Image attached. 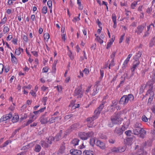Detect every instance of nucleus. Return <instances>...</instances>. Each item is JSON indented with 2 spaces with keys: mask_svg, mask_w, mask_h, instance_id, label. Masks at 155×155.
<instances>
[{
  "mask_svg": "<svg viewBox=\"0 0 155 155\" xmlns=\"http://www.w3.org/2000/svg\"><path fill=\"white\" fill-rule=\"evenodd\" d=\"M134 96L132 94L124 95L120 99L119 103L124 105H126L129 102L134 101Z\"/></svg>",
  "mask_w": 155,
  "mask_h": 155,
  "instance_id": "f257e3e1",
  "label": "nucleus"
},
{
  "mask_svg": "<svg viewBox=\"0 0 155 155\" xmlns=\"http://www.w3.org/2000/svg\"><path fill=\"white\" fill-rule=\"evenodd\" d=\"M123 120V119L120 117V115L117 114H115L111 117V120L112 124H109L108 126L112 127L113 126L114 124H120Z\"/></svg>",
  "mask_w": 155,
  "mask_h": 155,
  "instance_id": "f03ea898",
  "label": "nucleus"
},
{
  "mask_svg": "<svg viewBox=\"0 0 155 155\" xmlns=\"http://www.w3.org/2000/svg\"><path fill=\"white\" fill-rule=\"evenodd\" d=\"M94 132L92 131H89L87 132H81L79 133V136L82 140H85L89 137L93 136Z\"/></svg>",
  "mask_w": 155,
  "mask_h": 155,
  "instance_id": "7ed1b4c3",
  "label": "nucleus"
},
{
  "mask_svg": "<svg viewBox=\"0 0 155 155\" xmlns=\"http://www.w3.org/2000/svg\"><path fill=\"white\" fill-rule=\"evenodd\" d=\"M79 127V125L78 123H75L72 125L66 130L65 133L64 134V136L67 135L71 132L74 130H76Z\"/></svg>",
  "mask_w": 155,
  "mask_h": 155,
  "instance_id": "20e7f679",
  "label": "nucleus"
},
{
  "mask_svg": "<svg viewBox=\"0 0 155 155\" xmlns=\"http://www.w3.org/2000/svg\"><path fill=\"white\" fill-rule=\"evenodd\" d=\"M81 86L76 89L74 91V96L78 98H81L83 95V91H82Z\"/></svg>",
  "mask_w": 155,
  "mask_h": 155,
  "instance_id": "39448f33",
  "label": "nucleus"
},
{
  "mask_svg": "<svg viewBox=\"0 0 155 155\" xmlns=\"http://www.w3.org/2000/svg\"><path fill=\"white\" fill-rule=\"evenodd\" d=\"M125 146H123L121 147H114L111 149L112 152L116 153H120L124 152L126 150Z\"/></svg>",
  "mask_w": 155,
  "mask_h": 155,
  "instance_id": "423d86ee",
  "label": "nucleus"
},
{
  "mask_svg": "<svg viewBox=\"0 0 155 155\" xmlns=\"http://www.w3.org/2000/svg\"><path fill=\"white\" fill-rule=\"evenodd\" d=\"M145 26L141 25L137 26L135 31V33H137V35H140L143 32Z\"/></svg>",
  "mask_w": 155,
  "mask_h": 155,
  "instance_id": "0eeeda50",
  "label": "nucleus"
},
{
  "mask_svg": "<svg viewBox=\"0 0 155 155\" xmlns=\"http://www.w3.org/2000/svg\"><path fill=\"white\" fill-rule=\"evenodd\" d=\"M155 82V79L153 80L151 79V80L148 81L147 83L146 84L147 87L149 88L148 90H151L153 91L152 90L153 88V85Z\"/></svg>",
  "mask_w": 155,
  "mask_h": 155,
  "instance_id": "6e6552de",
  "label": "nucleus"
},
{
  "mask_svg": "<svg viewBox=\"0 0 155 155\" xmlns=\"http://www.w3.org/2000/svg\"><path fill=\"white\" fill-rule=\"evenodd\" d=\"M12 116V114L10 112L8 114H5L2 116L0 119V122L5 121L11 118Z\"/></svg>",
  "mask_w": 155,
  "mask_h": 155,
  "instance_id": "1a4fd4ad",
  "label": "nucleus"
},
{
  "mask_svg": "<svg viewBox=\"0 0 155 155\" xmlns=\"http://www.w3.org/2000/svg\"><path fill=\"white\" fill-rule=\"evenodd\" d=\"M95 119L92 117H89L87 119V125L89 127H92L94 124V120Z\"/></svg>",
  "mask_w": 155,
  "mask_h": 155,
  "instance_id": "9d476101",
  "label": "nucleus"
},
{
  "mask_svg": "<svg viewBox=\"0 0 155 155\" xmlns=\"http://www.w3.org/2000/svg\"><path fill=\"white\" fill-rule=\"evenodd\" d=\"M150 94V96L148 100V104L149 103L150 104L151 103L154 95V93L153 91H151V90H148L147 91L146 95H147Z\"/></svg>",
  "mask_w": 155,
  "mask_h": 155,
  "instance_id": "9b49d317",
  "label": "nucleus"
},
{
  "mask_svg": "<svg viewBox=\"0 0 155 155\" xmlns=\"http://www.w3.org/2000/svg\"><path fill=\"white\" fill-rule=\"evenodd\" d=\"M39 119L41 124H45L48 123V118L45 116V114L41 115Z\"/></svg>",
  "mask_w": 155,
  "mask_h": 155,
  "instance_id": "f8f14e48",
  "label": "nucleus"
},
{
  "mask_svg": "<svg viewBox=\"0 0 155 155\" xmlns=\"http://www.w3.org/2000/svg\"><path fill=\"white\" fill-rule=\"evenodd\" d=\"M125 130L124 126H122L121 128L119 127H116L114 131V132L115 133L117 134L120 135L123 134V131Z\"/></svg>",
  "mask_w": 155,
  "mask_h": 155,
  "instance_id": "ddd939ff",
  "label": "nucleus"
},
{
  "mask_svg": "<svg viewBox=\"0 0 155 155\" xmlns=\"http://www.w3.org/2000/svg\"><path fill=\"white\" fill-rule=\"evenodd\" d=\"M96 145L101 149L104 150L105 148V144L100 140H97L96 142Z\"/></svg>",
  "mask_w": 155,
  "mask_h": 155,
  "instance_id": "4468645a",
  "label": "nucleus"
},
{
  "mask_svg": "<svg viewBox=\"0 0 155 155\" xmlns=\"http://www.w3.org/2000/svg\"><path fill=\"white\" fill-rule=\"evenodd\" d=\"M70 152L72 155H81L82 153L81 150L74 149H71Z\"/></svg>",
  "mask_w": 155,
  "mask_h": 155,
  "instance_id": "2eb2a0df",
  "label": "nucleus"
},
{
  "mask_svg": "<svg viewBox=\"0 0 155 155\" xmlns=\"http://www.w3.org/2000/svg\"><path fill=\"white\" fill-rule=\"evenodd\" d=\"M30 116L31 117L29 118V119L28 120L26 124H25V126H27L31 124L36 119V118L34 117L35 115L31 114Z\"/></svg>",
  "mask_w": 155,
  "mask_h": 155,
  "instance_id": "dca6fc26",
  "label": "nucleus"
},
{
  "mask_svg": "<svg viewBox=\"0 0 155 155\" xmlns=\"http://www.w3.org/2000/svg\"><path fill=\"white\" fill-rule=\"evenodd\" d=\"M140 61L139 60H136L134 61L133 63L132 68H131V70L132 72H134L136 68L139 65Z\"/></svg>",
  "mask_w": 155,
  "mask_h": 155,
  "instance_id": "f3484780",
  "label": "nucleus"
},
{
  "mask_svg": "<svg viewBox=\"0 0 155 155\" xmlns=\"http://www.w3.org/2000/svg\"><path fill=\"white\" fill-rule=\"evenodd\" d=\"M111 18L114 22L113 27L114 28H116L117 27V23L116 20L117 16L114 13L112 14V15Z\"/></svg>",
  "mask_w": 155,
  "mask_h": 155,
  "instance_id": "a211bd4d",
  "label": "nucleus"
},
{
  "mask_svg": "<svg viewBox=\"0 0 155 155\" xmlns=\"http://www.w3.org/2000/svg\"><path fill=\"white\" fill-rule=\"evenodd\" d=\"M10 54L11 56V60L12 63L15 64H17L18 63V60L17 58L12 53H10Z\"/></svg>",
  "mask_w": 155,
  "mask_h": 155,
  "instance_id": "6ab92c4d",
  "label": "nucleus"
},
{
  "mask_svg": "<svg viewBox=\"0 0 155 155\" xmlns=\"http://www.w3.org/2000/svg\"><path fill=\"white\" fill-rule=\"evenodd\" d=\"M23 52V49L19 47L18 48L15 49V53L16 55L19 56L21 54V52Z\"/></svg>",
  "mask_w": 155,
  "mask_h": 155,
  "instance_id": "aec40b11",
  "label": "nucleus"
},
{
  "mask_svg": "<svg viewBox=\"0 0 155 155\" xmlns=\"http://www.w3.org/2000/svg\"><path fill=\"white\" fill-rule=\"evenodd\" d=\"M115 40V37L114 35L112 36L111 39L109 40L107 45V49L108 48L111 46V45L113 44V42Z\"/></svg>",
  "mask_w": 155,
  "mask_h": 155,
  "instance_id": "412c9836",
  "label": "nucleus"
},
{
  "mask_svg": "<svg viewBox=\"0 0 155 155\" xmlns=\"http://www.w3.org/2000/svg\"><path fill=\"white\" fill-rule=\"evenodd\" d=\"M51 143V141H50L48 143L44 142V141H41V144L42 147L44 148H47L49 146Z\"/></svg>",
  "mask_w": 155,
  "mask_h": 155,
  "instance_id": "4be33fe9",
  "label": "nucleus"
},
{
  "mask_svg": "<svg viewBox=\"0 0 155 155\" xmlns=\"http://www.w3.org/2000/svg\"><path fill=\"white\" fill-rule=\"evenodd\" d=\"M142 52L140 51H138L136 53L134 57V59L135 61L139 60V58L141 57Z\"/></svg>",
  "mask_w": 155,
  "mask_h": 155,
  "instance_id": "5701e85b",
  "label": "nucleus"
},
{
  "mask_svg": "<svg viewBox=\"0 0 155 155\" xmlns=\"http://www.w3.org/2000/svg\"><path fill=\"white\" fill-rule=\"evenodd\" d=\"M101 112V111L98 110L96 109L94 111V115L92 117L95 119H97L99 116Z\"/></svg>",
  "mask_w": 155,
  "mask_h": 155,
  "instance_id": "b1692460",
  "label": "nucleus"
},
{
  "mask_svg": "<svg viewBox=\"0 0 155 155\" xmlns=\"http://www.w3.org/2000/svg\"><path fill=\"white\" fill-rule=\"evenodd\" d=\"M19 120V117L18 115L15 114L12 119V122L13 123L17 122Z\"/></svg>",
  "mask_w": 155,
  "mask_h": 155,
  "instance_id": "393cba45",
  "label": "nucleus"
},
{
  "mask_svg": "<svg viewBox=\"0 0 155 155\" xmlns=\"http://www.w3.org/2000/svg\"><path fill=\"white\" fill-rule=\"evenodd\" d=\"M99 87H96L93 90V92L91 94L92 96H94L97 94L99 92Z\"/></svg>",
  "mask_w": 155,
  "mask_h": 155,
  "instance_id": "a878e982",
  "label": "nucleus"
},
{
  "mask_svg": "<svg viewBox=\"0 0 155 155\" xmlns=\"http://www.w3.org/2000/svg\"><path fill=\"white\" fill-rule=\"evenodd\" d=\"M94 152L92 150H85L83 152L84 155H94Z\"/></svg>",
  "mask_w": 155,
  "mask_h": 155,
  "instance_id": "bb28decb",
  "label": "nucleus"
},
{
  "mask_svg": "<svg viewBox=\"0 0 155 155\" xmlns=\"http://www.w3.org/2000/svg\"><path fill=\"white\" fill-rule=\"evenodd\" d=\"M142 129V128H134L133 129L134 134L137 135L139 134L141 132Z\"/></svg>",
  "mask_w": 155,
  "mask_h": 155,
  "instance_id": "cd10ccee",
  "label": "nucleus"
},
{
  "mask_svg": "<svg viewBox=\"0 0 155 155\" xmlns=\"http://www.w3.org/2000/svg\"><path fill=\"white\" fill-rule=\"evenodd\" d=\"M79 142V140L78 139L74 138L71 141V143L73 146H75L78 145Z\"/></svg>",
  "mask_w": 155,
  "mask_h": 155,
  "instance_id": "c85d7f7f",
  "label": "nucleus"
},
{
  "mask_svg": "<svg viewBox=\"0 0 155 155\" xmlns=\"http://www.w3.org/2000/svg\"><path fill=\"white\" fill-rule=\"evenodd\" d=\"M3 32L4 34L8 33L10 30V28L7 26L4 25L3 26Z\"/></svg>",
  "mask_w": 155,
  "mask_h": 155,
  "instance_id": "c756f323",
  "label": "nucleus"
},
{
  "mask_svg": "<svg viewBox=\"0 0 155 155\" xmlns=\"http://www.w3.org/2000/svg\"><path fill=\"white\" fill-rule=\"evenodd\" d=\"M65 149V146L64 145H61L59 149V152L61 154L63 153L64 152Z\"/></svg>",
  "mask_w": 155,
  "mask_h": 155,
  "instance_id": "7c9ffc66",
  "label": "nucleus"
},
{
  "mask_svg": "<svg viewBox=\"0 0 155 155\" xmlns=\"http://www.w3.org/2000/svg\"><path fill=\"white\" fill-rule=\"evenodd\" d=\"M41 149V146L39 144H37L35 147L34 151L36 152H39Z\"/></svg>",
  "mask_w": 155,
  "mask_h": 155,
  "instance_id": "2f4dec72",
  "label": "nucleus"
},
{
  "mask_svg": "<svg viewBox=\"0 0 155 155\" xmlns=\"http://www.w3.org/2000/svg\"><path fill=\"white\" fill-rule=\"evenodd\" d=\"M53 117L55 123L56 124L59 123L61 119V116H53Z\"/></svg>",
  "mask_w": 155,
  "mask_h": 155,
  "instance_id": "473e14b6",
  "label": "nucleus"
},
{
  "mask_svg": "<svg viewBox=\"0 0 155 155\" xmlns=\"http://www.w3.org/2000/svg\"><path fill=\"white\" fill-rule=\"evenodd\" d=\"M32 103V101L31 100H28L26 103V104L23 105L22 107L23 108H26L27 106L31 105Z\"/></svg>",
  "mask_w": 155,
  "mask_h": 155,
  "instance_id": "72a5a7b5",
  "label": "nucleus"
},
{
  "mask_svg": "<svg viewBox=\"0 0 155 155\" xmlns=\"http://www.w3.org/2000/svg\"><path fill=\"white\" fill-rule=\"evenodd\" d=\"M140 137L142 138H144L146 134V131L144 130L143 129H142L141 130V132L140 133Z\"/></svg>",
  "mask_w": 155,
  "mask_h": 155,
  "instance_id": "f704fd0d",
  "label": "nucleus"
},
{
  "mask_svg": "<svg viewBox=\"0 0 155 155\" xmlns=\"http://www.w3.org/2000/svg\"><path fill=\"white\" fill-rule=\"evenodd\" d=\"M7 20V17L6 15H5L4 17L1 20L0 22V25L2 26L4 25L6 22Z\"/></svg>",
  "mask_w": 155,
  "mask_h": 155,
  "instance_id": "c9c22d12",
  "label": "nucleus"
},
{
  "mask_svg": "<svg viewBox=\"0 0 155 155\" xmlns=\"http://www.w3.org/2000/svg\"><path fill=\"white\" fill-rule=\"evenodd\" d=\"M67 54L71 59L73 60L74 59V55L73 54L71 51H69V52H68Z\"/></svg>",
  "mask_w": 155,
  "mask_h": 155,
  "instance_id": "e433bc0d",
  "label": "nucleus"
},
{
  "mask_svg": "<svg viewBox=\"0 0 155 155\" xmlns=\"http://www.w3.org/2000/svg\"><path fill=\"white\" fill-rule=\"evenodd\" d=\"M12 142V141L10 140H8L5 141L3 145L1 146L0 147V148H3L5 147L9 143H11Z\"/></svg>",
  "mask_w": 155,
  "mask_h": 155,
  "instance_id": "4c0bfd02",
  "label": "nucleus"
},
{
  "mask_svg": "<svg viewBox=\"0 0 155 155\" xmlns=\"http://www.w3.org/2000/svg\"><path fill=\"white\" fill-rule=\"evenodd\" d=\"M81 0H77V3L78 6V8L79 9L82 10L83 9V7L82 6Z\"/></svg>",
  "mask_w": 155,
  "mask_h": 155,
  "instance_id": "58836bf2",
  "label": "nucleus"
},
{
  "mask_svg": "<svg viewBox=\"0 0 155 155\" xmlns=\"http://www.w3.org/2000/svg\"><path fill=\"white\" fill-rule=\"evenodd\" d=\"M138 1H134L131 5V8L132 9H134L137 5Z\"/></svg>",
  "mask_w": 155,
  "mask_h": 155,
  "instance_id": "ea45409f",
  "label": "nucleus"
},
{
  "mask_svg": "<svg viewBox=\"0 0 155 155\" xmlns=\"http://www.w3.org/2000/svg\"><path fill=\"white\" fill-rule=\"evenodd\" d=\"M146 87H147V86L145 84H142L141 85L140 89V93H142L143 92L144 89H145Z\"/></svg>",
  "mask_w": 155,
  "mask_h": 155,
  "instance_id": "a19ab883",
  "label": "nucleus"
},
{
  "mask_svg": "<svg viewBox=\"0 0 155 155\" xmlns=\"http://www.w3.org/2000/svg\"><path fill=\"white\" fill-rule=\"evenodd\" d=\"M44 39L48 41L50 38V35L48 33H46L44 34Z\"/></svg>",
  "mask_w": 155,
  "mask_h": 155,
  "instance_id": "79ce46f5",
  "label": "nucleus"
},
{
  "mask_svg": "<svg viewBox=\"0 0 155 155\" xmlns=\"http://www.w3.org/2000/svg\"><path fill=\"white\" fill-rule=\"evenodd\" d=\"M41 90L44 92H45L46 91H47V92L46 94H47L48 92L49 91L48 87L45 86V85H43L41 87Z\"/></svg>",
  "mask_w": 155,
  "mask_h": 155,
  "instance_id": "37998d69",
  "label": "nucleus"
},
{
  "mask_svg": "<svg viewBox=\"0 0 155 155\" xmlns=\"http://www.w3.org/2000/svg\"><path fill=\"white\" fill-rule=\"evenodd\" d=\"M48 100V97H43L42 100V102L43 103L44 105H45L46 104V102Z\"/></svg>",
  "mask_w": 155,
  "mask_h": 155,
  "instance_id": "c03bdc74",
  "label": "nucleus"
},
{
  "mask_svg": "<svg viewBox=\"0 0 155 155\" xmlns=\"http://www.w3.org/2000/svg\"><path fill=\"white\" fill-rule=\"evenodd\" d=\"M95 40L99 43L100 44H102L103 42V40L101 39L100 37H97V38H95Z\"/></svg>",
  "mask_w": 155,
  "mask_h": 155,
  "instance_id": "a18cd8bd",
  "label": "nucleus"
},
{
  "mask_svg": "<svg viewBox=\"0 0 155 155\" xmlns=\"http://www.w3.org/2000/svg\"><path fill=\"white\" fill-rule=\"evenodd\" d=\"M116 52L113 51L112 52L110 55V59L112 60H114V58L115 57Z\"/></svg>",
  "mask_w": 155,
  "mask_h": 155,
  "instance_id": "49530a36",
  "label": "nucleus"
},
{
  "mask_svg": "<svg viewBox=\"0 0 155 155\" xmlns=\"http://www.w3.org/2000/svg\"><path fill=\"white\" fill-rule=\"evenodd\" d=\"M129 61L126 60V59H125V60L124 61L123 65L122 67L123 68H125L127 66V64Z\"/></svg>",
  "mask_w": 155,
  "mask_h": 155,
  "instance_id": "de8ad7c7",
  "label": "nucleus"
},
{
  "mask_svg": "<svg viewBox=\"0 0 155 155\" xmlns=\"http://www.w3.org/2000/svg\"><path fill=\"white\" fill-rule=\"evenodd\" d=\"M22 38L25 43H27L28 41V38L27 36L24 35L22 36Z\"/></svg>",
  "mask_w": 155,
  "mask_h": 155,
  "instance_id": "09e8293b",
  "label": "nucleus"
},
{
  "mask_svg": "<svg viewBox=\"0 0 155 155\" xmlns=\"http://www.w3.org/2000/svg\"><path fill=\"white\" fill-rule=\"evenodd\" d=\"M141 124L140 123H136L134 124V128H141Z\"/></svg>",
  "mask_w": 155,
  "mask_h": 155,
  "instance_id": "8fccbe9b",
  "label": "nucleus"
},
{
  "mask_svg": "<svg viewBox=\"0 0 155 155\" xmlns=\"http://www.w3.org/2000/svg\"><path fill=\"white\" fill-rule=\"evenodd\" d=\"M83 72L86 75H87L89 74L90 71L88 68H85L83 71Z\"/></svg>",
  "mask_w": 155,
  "mask_h": 155,
  "instance_id": "3c124183",
  "label": "nucleus"
},
{
  "mask_svg": "<svg viewBox=\"0 0 155 155\" xmlns=\"http://www.w3.org/2000/svg\"><path fill=\"white\" fill-rule=\"evenodd\" d=\"M147 145V143L146 142H143L141 145V147L140 148L141 152L142 153L143 152V148L144 147H146Z\"/></svg>",
  "mask_w": 155,
  "mask_h": 155,
  "instance_id": "603ef678",
  "label": "nucleus"
},
{
  "mask_svg": "<svg viewBox=\"0 0 155 155\" xmlns=\"http://www.w3.org/2000/svg\"><path fill=\"white\" fill-rule=\"evenodd\" d=\"M81 20L80 18L78 17H74L72 19V21L74 23H76L78 21H79Z\"/></svg>",
  "mask_w": 155,
  "mask_h": 155,
  "instance_id": "864d4df0",
  "label": "nucleus"
},
{
  "mask_svg": "<svg viewBox=\"0 0 155 155\" xmlns=\"http://www.w3.org/2000/svg\"><path fill=\"white\" fill-rule=\"evenodd\" d=\"M47 8L46 6H44L42 9V13L45 14L47 13Z\"/></svg>",
  "mask_w": 155,
  "mask_h": 155,
  "instance_id": "5fc2aeb1",
  "label": "nucleus"
},
{
  "mask_svg": "<svg viewBox=\"0 0 155 155\" xmlns=\"http://www.w3.org/2000/svg\"><path fill=\"white\" fill-rule=\"evenodd\" d=\"M31 53L35 57H37L38 56V52L37 51H31Z\"/></svg>",
  "mask_w": 155,
  "mask_h": 155,
  "instance_id": "6e6d98bb",
  "label": "nucleus"
},
{
  "mask_svg": "<svg viewBox=\"0 0 155 155\" xmlns=\"http://www.w3.org/2000/svg\"><path fill=\"white\" fill-rule=\"evenodd\" d=\"M54 123H55V121H54V119L53 118V116H52V117L50 118L48 120V123L50 124H52Z\"/></svg>",
  "mask_w": 155,
  "mask_h": 155,
  "instance_id": "4d7b16f0",
  "label": "nucleus"
},
{
  "mask_svg": "<svg viewBox=\"0 0 155 155\" xmlns=\"http://www.w3.org/2000/svg\"><path fill=\"white\" fill-rule=\"evenodd\" d=\"M4 68V65L2 64H0V74H2V73Z\"/></svg>",
  "mask_w": 155,
  "mask_h": 155,
  "instance_id": "13d9d810",
  "label": "nucleus"
},
{
  "mask_svg": "<svg viewBox=\"0 0 155 155\" xmlns=\"http://www.w3.org/2000/svg\"><path fill=\"white\" fill-rule=\"evenodd\" d=\"M118 101L116 100H114L112 101L111 107L115 106H116L118 103Z\"/></svg>",
  "mask_w": 155,
  "mask_h": 155,
  "instance_id": "bf43d9fd",
  "label": "nucleus"
},
{
  "mask_svg": "<svg viewBox=\"0 0 155 155\" xmlns=\"http://www.w3.org/2000/svg\"><path fill=\"white\" fill-rule=\"evenodd\" d=\"M52 2L51 0H48L47 2V5L49 8L52 7Z\"/></svg>",
  "mask_w": 155,
  "mask_h": 155,
  "instance_id": "052dcab7",
  "label": "nucleus"
},
{
  "mask_svg": "<svg viewBox=\"0 0 155 155\" xmlns=\"http://www.w3.org/2000/svg\"><path fill=\"white\" fill-rule=\"evenodd\" d=\"M30 146L29 145H27L23 147L21 149V150H26L29 149Z\"/></svg>",
  "mask_w": 155,
  "mask_h": 155,
  "instance_id": "680f3d73",
  "label": "nucleus"
},
{
  "mask_svg": "<svg viewBox=\"0 0 155 155\" xmlns=\"http://www.w3.org/2000/svg\"><path fill=\"white\" fill-rule=\"evenodd\" d=\"M30 93L31 94V95L34 97L35 98L37 95L36 92H35L32 90H31Z\"/></svg>",
  "mask_w": 155,
  "mask_h": 155,
  "instance_id": "e2e57ef3",
  "label": "nucleus"
},
{
  "mask_svg": "<svg viewBox=\"0 0 155 155\" xmlns=\"http://www.w3.org/2000/svg\"><path fill=\"white\" fill-rule=\"evenodd\" d=\"M12 42L13 44L15 45H17L18 44V38H13L12 40Z\"/></svg>",
  "mask_w": 155,
  "mask_h": 155,
  "instance_id": "0e129e2a",
  "label": "nucleus"
},
{
  "mask_svg": "<svg viewBox=\"0 0 155 155\" xmlns=\"http://www.w3.org/2000/svg\"><path fill=\"white\" fill-rule=\"evenodd\" d=\"M73 115L72 114L68 115L65 116L64 119L66 120H68L71 117H73Z\"/></svg>",
  "mask_w": 155,
  "mask_h": 155,
  "instance_id": "69168bd1",
  "label": "nucleus"
},
{
  "mask_svg": "<svg viewBox=\"0 0 155 155\" xmlns=\"http://www.w3.org/2000/svg\"><path fill=\"white\" fill-rule=\"evenodd\" d=\"M125 133L127 136H130L131 135L132 132L130 130H128L125 131Z\"/></svg>",
  "mask_w": 155,
  "mask_h": 155,
  "instance_id": "338daca9",
  "label": "nucleus"
},
{
  "mask_svg": "<svg viewBox=\"0 0 155 155\" xmlns=\"http://www.w3.org/2000/svg\"><path fill=\"white\" fill-rule=\"evenodd\" d=\"M152 10V8L151 7L148 8L146 12L148 14H150L151 13Z\"/></svg>",
  "mask_w": 155,
  "mask_h": 155,
  "instance_id": "774afa93",
  "label": "nucleus"
}]
</instances>
